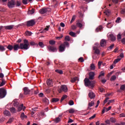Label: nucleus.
<instances>
[{"instance_id": "nucleus-11", "label": "nucleus", "mask_w": 125, "mask_h": 125, "mask_svg": "<svg viewBox=\"0 0 125 125\" xmlns=\"http://www.w3.org/2000/svg\"><path fill=\"white\" fill-rule=\"evenodd\" d=\"M65 48H66L65 45L61 44L59 47V50L60 52H63L65 50Z\"/></svg>"}, {"instance_id": "nucleus-48", "label": "nucleus", "mask_w": 125, "mask_h": 125, "mask_svg": "<svg viewBox=\"0 0 125 125\" xmlns=\"http://www.w3.org/2000/svg\"><path fill=\"white\" fill-rule=\"evenodd\" d=\"M116 79H117V77L115 75H113L111 77L110 81H115Z\"/></svg>"}, {"instance_id": "nucleus-59", "label": "nucleus", "mask_w": 125, "mask_h": 125, "mask_svg": "<svg viewBox=\"0 0 125 125\" xmlns=\"http://www.w3.org/2000/svg\"><path fill=\"white\" fill-rule=\"evenodd\" d=\"M120 20H121V18L120 17L117 18L115 21L116 23H120Z\"/></svg>"}, {"instance_id": "nucleus-61", "label": "nucleus", "mask_w": 125, "mask_h": 125, "mask_svg": "<svg viewBox=\"0 0 125 125\" xmlns=\"http://www.w3.org/2000/svg\"><path fill=\"white\" fill-rule=\"evenodd\" d=\"M95 117H96V115L94 114V115H93L92 116H91V117H90L89 118V120H93V119H94V118H95Z\"/></svg>"}, {"instance_id": "nucleus-17", "label": "nucleus", "mask_w": 125, "mask_h": 125, "mask_svg": "<svg viewBox=\"0 0 125 125\" xmlns=\"http://www.w3.org/2000/svg\"><path fill=\"white\" fill-rule=\"evenodd\" d=\"M88 97L90 99H93L95 98V94L93 92H90L88 94Z\"/></svg>"}, {"instance_id": "nucleus-32", "label": "nucleus", "mask_w": 125, "mask_h": 125, "mask_svg": "<svg viewBox=\"0 0 125 125\" xmlns=\"http://www.w3.org/2000/svg\"><path fill=\"white\" fill-rule=\"evenodd\" d=\"M7 48L9 50H12V49H13V46L12 45H8L7 46Z\"/></svg>"}, {"instance_id": "nucleus-49", "label": "nucleus", "mask_w": 125, "mask_h": 125, "mask_svg": "<svg viewBox=\"0 0 125 125\" xmlns=\"http://www.w3.org/2000/svg\"><path fill=\"white\" fill-rule=\"evenodd\" d=\"M39 46H40V47H43L44 46L43 43L42 42H39Z\"/></svg>"}, {"instance_id": "nucleus-8", "label": "nucleus", "mask_w": 125, "mask_h": 125, "mask_svg": "<svg viewBox=\"0 0 125 125\" xmlns=\"http://www.w3.org/2000/svg\"><path fill=\"white\" fill-rule=\"evenodd\" d=\"M23 90L24 95H28L30 94V92H31V90L29 89V88L27 87H24Z\"/></svg>"}, {"instance_id": "nucleus-22", "label": "nucleus", "mask_w": 125, "mask_h": 125, "mask_svg": "<svg viewBox=\"0 0 125 125\" xmlns=\"http://www.w3.org/2000/svg\"><path fill=\"white\" fill-rule=\"evenodd\" d=\"M10 111L12 114H15V113H16V112H17L16 109L13 107H11L10 108Z\"/></svg>"}, {"instance_id": "nucleus-12", "label": "nucleus", "mask_w": 125, "mask_h": 125, "mask_svg": "<svg viewBox=\"0 0 125 125\" xmlns=\"http://www.w3.org/2000/svg\"><path fill=\"white\" fill-rule=\"evenodd\" d=\"M93 50H94V53H95L96 54H100V51L98 49V48H97V47L96 46H94L93 48Z\"/></svg>"}, {"instance_id": "nucleus-38", "label": "nucleus", "mask_w": 125, "mask_h": 125, "mask_svg": "<svg viewBox=\"0 0 125 125\" xmlns=\"http://www.w3.org/2000/svg\"><path fill=\"white\" fill-rule=\"evenodd\" d=\"M55 72L58 74H60V75H62V74H63V71L61 70L57 69L55 70Z\"/></svg>"}, {"instance_id": "nucleus-23", "label": "nucleus", "mask_w": 125, "mask_h": 125, "mask_svg": "<svg viewBox=\"0 0 125 125\" xmlns=\"http://www.w3.org/2000/svg\"><path fill=\"white\" fill-rule=\"evenodd\" d=\"M43 102H44V103H45V104H47V105H48V104H49V101L48 100V99H47V98H46V97H44L43 98Z\"/></svg>"}, {"instance_id": "nucleus-63", "label": "nucleus", "mask_w": 125, "mask_h": 125, "mask_svg": "<svg viewBox=\"0 0 125 125\" xmlns=\"http://www.w3.org/2000/svg\"><path fill=\"white\" fill-rule=\"evenodd\" d=\"M30 45H36V44H37L36 43V42L32 41L30 42Z\"/></svg>"}, {"instance_id": "nucleus-30", "label": "nucleus", "mask_w": 125, "mask_h": 125, "mask_svg": "<svg viewBox=\"0 0 125 125\" xmlns=\"http://www.w3.org/2000/svg\"><path fill=\"white\" fill-rule=\"evenodd\" d=\"M27 0H28L29 2H31V1H32L33 0H22V3L23 4H28V2L27 1Z\"/></svg>"}, {"instance_id": "nucleus-45", "label": "nucleus", "mask_w": 125, "mask_h": 125, "mask_svg": "<svg viewBox=\"0 0 125 125\" xmlns=\"http://www.w3.org/2000/svg\"><path fill=\"white\" fill-rule=\"evenodd\" d=\"M65 41L66 42H70V41H71V39H70V36H66L65 38Z\"/></svg>"}, {"instance_id": "nucleus-9", "label": "nucleus", "mask_w": 125, "mask_h": 125, "mask_svg": "<svg viewBox=\"0 0 125 125\" xmlns=\"http://www.w3.org/2000/svg\"><path fill=\"white\" fill-rule=\"evenodd\" d=\"M94 76H95V73L93 72H90L89 73V80H94Z\"/></svg>"}, {"instance_id": "nucleus-62", "label": "nucleus", "mask_w": 125, "mask_h": 125, "mask_svg": "<svg viewBox=\"0 0 125 125\" xmlns=\"http://www.w3.org/2000/svg\"><path fill=\"white\" fill-rule=\"evenodd\" d=\"M71 29L72 30H76V29H77V26L76 25H72L71 26Z\"/></svg>"}, {"instance_id": "nucleus-60", "label": "nucleus", "mask_w": 125, "mask_h": 125, "mask_svg": "<svg viewBox=\"0 0 125 125\" xmlns=\"http://www.w3.org/2000/svg\"><path fill=\"white\" fill-rule=\"evenodd\" d=\"M105 124H106V125H111V122L110 121V120H106L105 121Z\"/></svg>"}, {"instance_id": "nucleus-29", "label": "nucleus", "mask_w": 125, "mask_h": 125, "mask_svg": "<svg viewBox=\"0 0 125 125\" xmlns=\"http://www.w3.org/2000/svg\"><path fill=\"white\" fill-rule=\"evenodd\" d=\"M21 119H27V116L25 115L24 112H22L21 115Z\"/></svg>"}, {"instance_id": "nucleus-50", "label": "nucleus", "mask_w": 125, "mask_h": 125, "mask_svg": "<svg viewBox=\"0 0 125 125\" xmlns=\"http://www.w3.org/2000/svg\"><path fill=\"white\" fill-rule=\"evenodd\" d=\"M68 104L69 105H70V106L74 105V101L73 100L69 101L68 102Z\"/></svg>"}, {"instance_id": "nucleus-5", "label": "nucleus", "mask_w": 125, "mask_h": 125, "mask_svg": "<svg viewBox=\"0 0 125 125\" xmlns=\"http://www.w3.org/2000/svg\"><path fill=\"white\" fill-rule=\"evenodd\" d=\"M15 0H11L7 3V6L9 8H13V7H15Z\"/></svg>"}, {"instance_id": "nucleus-7", "label": "nucleus", "mask_w": 125, "mask_h": 125, "mask_svg": "<svg viewBox=\"0 0 125 125\" xmlns=\"http://www.w3.org/2000/svg\"><path fill=\"white\" fill-rule=\"evenodd\" d=\"M35 24H36V21H35V20H31L27 22L26 26H27V27H30L31 26H34Z\"/></svg>"}, {"instance_id": "nucleus-55", "label": "nucleus", "mask_w": 125, "mask_h": 125, "mask_svg": "<svg viewBox=\"0 0 125 125\" xmlns=\"http://www.w3.org/2000/svg\"><path fill=\"white\" fill-rule=\"evenodd\" d=\"M115 101L114 100H111L108 101V103H107V105H110V104H111V103H113V102H114Z\"/></svg>"}, {"instance_id": "nucleus-33", "label": "nucleus", "mask_w": 125, "mask_h": 125, "mask_svg": "<svg viewBox=\"0 0 125 125\" xmlns=\"http://www.w3.org/2000/svg\"><path fill=\"white\" fill-rule=\"evenodd\" d=\"M68 112L70 114H74L75 113V109L74 108H70L68 110Z\"/></svg>"}, {"instance_id": "nucleus-40", "label": "nucleus", "mask_w": 125, "mask_h": 125, "mask_svg": "<svg viewBox=\"0 0 125 125\" xmlns=\"http://www.w3.org/2000/svg\"><path fill=\"white\" fill-rule=\"evenodd\" d=\"M67 97V95H63L61 99V102H62V101H63L64 99H66Z\"/></svg>"}, {"instance_id": "nucleus-2", "label": "nucleus", "mask_w": 125, "mask_h": 125, "mask_svg": "<svg viewBox=\"0 0 125 125\" xmlns=\"http://www.w3.org/2000/svg\"><path fill=\"white\" fill-rule=\"evenodd\" d=\"M84 84L85 86H91V87H94V84H95V81H90L88 78H85L84 80Z\"/></svg>"}, {"instance_id": "nucleus-4", "label": "nucleus", "mask_w": 125, "mask_h": 125, "mask_svg": "<svg viewBox=\"0 0 125 125\" xmlns=\"http://www.w3.org/2000/svg\"><path fill=\"white\" fill-rule=\"evenodd\" d=\"M6 96V90L3 88H0V98H4Z\"/></svg>"}, {"instance_id": "nucleus-20", "label": "nucleus", "mask_w": 125, "mask_h": 125, "mask_svg": "<svg viewBox=\"0 0 125 125\" xmlns=\"http://www.w3.org/2000/svg\"><path fill=\"white\" fill-rule=\"evenodd\" d=\"M109 37L111 42H115L116 41V37L113 34H110Z\"/></svg>"}, {"instance_id": "nucleus-15", "label": "nucleus", "mask_w": 125, "mask_h": 125, "mask_svg": "<svg viewBox=\"0 0 125 125\" xmlns=\"http://www.w3.org/2000/svg\"><path fill=\"white\" fill-rule=\"evenodd\" d=\"M14 27V25H13L4 26V28H5V30H12V29H13Z\"/></svg>"}, {"instance_id": "nucleus-52", "label": "nucleus", "mask_w": 125, "mask_h": 125, "mask_svg": "<svg viewBox=\"0 0 125 125\" xmlns=\"http://www.w3.org/2000/svg\"><path fill=\"white\" fill-rule=\"evenodd\" d=\"M120 89H121V90L125 91V85L123 84V85H121L120 87Z\"/></svg>"}, {"instance_id": "nucleus-14", "label": "nucleus", "mask_w": 125, "mask_h": 125, "mask_svg": "<svg viewBox=\"0 0 125 125\" xmlns=\"http://www.w3.org/2000/svg\"><path fill=\"white\" fill-rule=\"evenodd\" d=\"M106 40H105V39H102L101 41L100 45L102 47H103V46H105V45H106Z\"/></svg>"}, {"instance_id": "nucleus-43", "label": "nucleus", "mask_w": 125, "mask_h": 125, "mask_svg": "<svg viewBox=\"0 0 125 125\" xmlns=\"http://www.w3.org/2000/svg\"><path fill=\"white\" fill-rule=\"evenodd\" d=\"M78 14L79 15L80 18H83V13H82L81 11L78 12Z\"/></svg>"}, {"instance_id": "nucleus-64", "label": "nucleus", "mask_w": 125, "mask_h": 125, "mask_svg": "<svg viewBox=\"0 0 125 125\" xmlns=\"http://www.w3.org/2000/svg\"><path fill=\"white\" fill-rule=\"evenodd\" d=\"M79 61H80V62H83V61H84V60H83V58L81 57L79 59Z\"/></svg>"}, {"instance_id": "nucleus-19", "label": "nucleus", "mask_w": 125, "mask_h": 125, "mask_svg": "<svg viewBox=\"0 0 125 125\" xmlns=\"http://www.w3.org/2000/svg\"><path fill=\"white\" fill-rule=\"evenodd\" d=\"M46 84L47 85H48V86H53L52 81H51V80L50 79H48L47 80Z\"/></svg>"}, {"instance_id": "nucleus-58", "label": "nucleus", "mask_w": 125, "mask_h": 125, "mask_svg": "<svg viewBox=\"0 0 125 125\" xmlns=\"http://www.w3.org/2000/svg\"><path fill=\"white\" fill-rule=\"evenodd\" d=\"M104 13L105 15H107V16H109L110 15V12H109V11H106Z\"/></svg>"}, {"instance_id": "nucleus-6", "label": "nucleus", "mask_w": 125, "mask_h": 125, "mask_svg": "<svg viewBox=\"0 0 125 125\" xmlns=\"http://www.w3.org/2000/svg\"><path fill=\"white\" fill-rule=\"evenodd\" d=\"M48 49L49 51H51V52H56V51H57V48L54 45L48 46Z\"/></svg>"}, {"instance_id": "nucleus-35", "label": "nucleus", "mask_w": 125, "mask_h": 125, "mask_svg": "<svg viewBox=\"0 0 125 125\" xmlns=\"http://www.w3.org/2000/svg\"><path fill=\"white\" fill-rule=\"evenodd\" d=\"M117 40L119 42H121V40H122V35L120 33L117 35Z\"/></svg>"}, {"instance_id": "nucleus-28", "label": "nucleus", "mask_w": 125, "mask_h": 125, "mask_svg": "<svg viewBox=\"0 0 125 125\" xmlns=\"http://www.w3.org/2000/svg\"><path fill=\"white\" fill-rule=\"evenodd\" d=\"M48 30H49V25H47L46 26V27L45 28L43 31L42 32H41V33H45L46 31H48Z\"/></svg>"}, {"instance_id": "nucleus-34", "label": "nucleus", "mask_w": 125, "mask_h": 125, "mask_svg": "<svg viewBox=\"0 0 125 125\" xmlns=\"http://www.w3.org/2000/svg\"><path fill=\"white\" fill-rule=\"evenodd\" d=\"M121 60H122V58H117L114 61L113 63L114 64H117V63L119 61H121Z\"/></svg>"}, {"instance_id": "nucleus-21", "label": "nucleus", "mask_w": 125, "mask_h": 125, "mask_svg": "<svg viewBox=\"0 0 125 125\" xmlns=\"http://www.w3.org/2000/svg\"><path fill=\"white\" fill-rule=\"evenodd\" d=\"M3 114L5 116H7L8 117H10V116H11L10 112H9V111H8V110L4 111Z\"/></svg>"}, {"instance_id": "nucleus-18", "label": "nucleus", "mask_w": 125, "mask_h": 125, "mask_svg": "<svg viewBox=\"0 0 125 125\" xmlns=\"http://www.w3.org/2000/svg\"><path fill=\"white\" fill-rule=\"evenodd\" d=\"M47 12V8H42L40 10V13L41 14H44Z\"/></svg>"}, {"instance_id": "nucleus-37", "label": "nucleus", "mask_w": 125, "mask_h": 125, "mask_svg": "<svg viewBox=\"0 0 125 125\" xmlns=\"http://www.w3.org/2000/svg\"><path fill=\"white\" fill-rule=\"evenodd\" d=\"M55 42H56L54 40H51L49 42V44L51 45H54V44H55Z\"/></svg>"}, {"instance_id": "nucleus-47", "label": "nucleus", "mask_w": 125, "mask_h": 125, "mask_svg": "<svg viewBox=\"0 0 125 125\" xmlns=\"http://www.w3.org/2000/svg\"><path fill=\"white\" fill-rule=\"evenodd\" d=\"M93 105H94V102H93V101H92L90 103H89V104H88L89 107H92V106H93Z\"/></svg>"}, {"instance_id": "nucleus-42", "label": "nucleus", "mask_w": 125, "mask_h": 125, "mask_svg": "<svg viewBox=\"0 0 125 125\" xmlns=\"http://www.w3.org/2000/svg\"><path fill=\"white\" fill-rule=\"evenodd\" d=\"M114 46H115V44H112L109 47L107 48V50H111V49H112Z\"/></svg>"}, {"instance_id": "nucleus-36", "label": "nucleus", "mask_w": 125, "mask_h": 125, "mask_svg": "<svg viewBox=\"0 0 125 125\" xmlns=\"http://www.w3.org/2000/svg\"><path fill=\"white\" fill-rule=\"evenodd\" d=\"M75 20H76V16L73 15L71 21L70 22V24H72V23H73V22L74 21H75Z\"/></svg>"}, {"instance_id": "nucleus-53", "label": "nucleus", "mask_w": 125, "mask_h": 125, "mask_svg": "<svg viewBox=\"0 0 125 125\" xmlns=\"http://www.w3.org/2000/svg\"><path fill=\"white\" fill-rule=\"evenodd\" d=\"M29 12L30 14H34V13H35V9L32 8Z\"/></svg>"}, {"instance_id": "nucleus-41", "label": "nucleus", "mask_w": 125, "mask_h": 125, "mask_svg": "<svg viewBox=\"0 0 125 125\" xmlns=\"http://www.w3.org/2000/svg\"><path fill=\"white\" fill-rule=\"evenodd\" d=\"M60 121H61V118H60V117H57L55 119V123H56L57 124L59 123V122H60Z\"/></svg>"}, {"instance_id": "nucleus-54", "label": "nucleus", "mask_w": 125, "mask_h": 125, "mask_svg": "<svg viewBox=\"0 0 125 125\" xmlns=\"http://www.w3.org/2000/svg\"><path fill=\"white\" fill-rule=\"evenodd\" d=\"M25 35L26 36H31V35H32V33L30 31H27L25 32Z\"/></svg>"}, {"instance_id": "nucleus-57", "label": "nucleus", "mask_w": 125, "mask_h": 125, "mask_svg": "<svg viewBox=\"0 0 125 125\" xmlns=\"http://www.w3.org/2000/svg\"><path fill=\"white\" fill-rule=\"evenodd\" d=\"M16 5V6H20L21 5V3L19 1H17Z\"/></svg>"}, {"instance_id": "nucleus-46", "label": "nucleus", "mask_w": 125, "mask_h": 125, "mask_svg": "<svg viewBox=\"0 0 125 125\" xmlns=\"http://www.w3.org/2000/svg\"><path fill=\"white\" fill-rule=\"evenodd\" d=\"M90 69L91 70H94L95 69V65H94V64L93 63L91 64Z\"/></svg>"}, {"instance_id": "nucleus-39", "label": "nucleus", "mask_w": 125, "mask_h": 125, "mask_svg": "<svg viewBox=\"0 0 125 125\" xmlns=\"http://www.w3.org/2000/svg\"><path fill=\"white\" fill-rule=\"evenodd\" d=\"M69 35L70 36H71V37H73L74 38H75V37H76V33H75L74 32L71 31L70 32H69Z\"/></svg>"}, {"instance_id": "nucleus-44", "label": "nucleus", "mask_w": 125, "mask_h": 125, "mask_svg": "<svg viewBox=\"0 0 125 125\" xmlns=\"http://www.w3.org/2000/svg\"><path fill=\"white\" fill-rule=\"evenodd\" d=\"M5 50V48L4 46L2 45H0V51H4Z\"/></svg>"}, {"instance_id": "nucleus-1", "label": "nucleus", "mask_w": 125, "mask_h": 125, "mask_svg": "<svg viewBox=\"0 0 125 125\" xmlns=\"http://www.w3.org/2000/svg\"><path fill=\"white\" fill-rule=\"evenodd\" d=\"M23 43H20V44H16L13 45V49L15 51H17L18 49H24V50H27L30 48L29 44V41L26 39L23 40Z\"/></svg>"}, {"instance_id": "nucleus-27", "label": "nucleus", "mask_w": 125, "mask_h": 125, "mask_svg": "<svg viewBox=\"0 0 125 125\" xmlns=\"http://www.w3.org/2000/svg\"><path fill=\"white\" fill-rule=\"evenodd\" d=\"M104 76H105V73H104L103 71H101L98 76V79H100L101 77H104Z\"/></svg>"}, {"instance_id": "nucleus-25", "label": "nucleus", "mask_w": 125, "mask_h": 125, "mask_svg": "<svg viewBox=\"0 0 125 125\" xmlns=\"http://www.w3.org/2000/svg\"><path fill=\"white\" fill-rule=\"evenodd\" d=\"M102 29H103V27H102V26L100 25L96 29V32H97V33H98V32H100Z\"/></svg>"}, {"instance_id": "nucleus-51", "label": "nucleus", "mask_w": 125, "mask_h": 125, "mask_svg": "<svg viewBox=\"0 0 125 125\" xmlns=\"http://www.w3.org/2000/svg\"><path fill=\"white\" fill-rule=\"evenodd\" d=\"M14 120V118H10L9 119L8 121L7 122V124H11L13 120Z\"/></svg>"}, {"instance_id": "nucleus-10", "label": "nucleus", "mask_w": 125, "mask_h": 125, "mask_svg": "<svg viewBox=\"0 0 125 125\" xmlns=\"http://www.w3.org/2000/svg\"><path fill=\"white\" fill-rule=\"evenodd\" d=\"M83 20H79L78 21V22L76 23V25L77 27H79V28H82L83 27Z\"/></svg>"}, {"instance_id": "nucleus-31", "label": "nucleus", "mask_w": 125, "mask_h": 125, "mask_svg": "<svg viewBox=\"0 0 125 125\" xmlns=\"http://www.w3.org/2000/svg\"><path fill=\"white\" fill-rule=\"evenodd\" d=\"M2 82L0 84V87L1 86H3L4 84H5V81L4 79H1Z\"/></svg>"}, {"instance_id": "nucleus-26", "label": "nucleus", "mask_w": 125, "mask_h": 125, "mask_svg": "<svg viewBox=\"0 0 125 125\" xmlns=\"http://www.w3.org/2000/svg\"><path fill=\"white\" fill-rule=\"evenodd\" d=\"M58 101H59V99L58 98H54L52 99V102L53 103H56V102H58Z\"/></svg>"}, {"instance_id": "nucleus-16", "label": "nucleus", "mask_w": 125, "mask_h": 125, "mask_svg": "<svg viewBox=\"0 0 125 125\" xmlns=\"http://www.w3.org/2000/svg\"><path fill=\"white\" fill-rule=\"evenodd\" d=\"M13 104L14 107H18V106H19V102H18V101H17V100H14L13 101Z\"/></svg>"}, {"instance_id": "nucleus-3", "label": "nucleus", "mask_w": 125, "mask_h": 125, "mask_svg": "<svg viewBox=\"0 0 125 125\" xmlns=\"http://www.w3.org/2000/svg\"><path fill=\"white\" fill-rule=\"evenodd\" d=\"M59 93H61L62 91L63 92H67L68 91V88L66 85H62L58 89Z\"/></svg>"}, {"instance_id": "nucleus-56", "label": "nucleus", "mask_w": 125, "mask_h": 125, "mask_svg": "<svg viewBox=\"0 0 125 125\" xmlns=\"http://www.w3.org/2000/svg\"><path fill=\"white\" fill-rule=\"evenodd\" d=\"M109 121L111 122V123H115V119H114L113 117L110 118Z\"/></svg>"}, {"instance_id": "nucleus-13", "label": "nucleus", "mask_w": 125, "mask_h": 125, "mask_svg": "<svg viewBox=\"0 0 125 125\" xmlns=\"http://www.w3.org/2000/svg\"><path fill=\"white\" fill-rule=\"evenodd\" d=\"M17 107H18L17 112H21V111L23 110V107H24V105L23 104H22L21 105H19V106Z\"/></svg>"}, {"instance_id": "nucleus-24", "label": "nucleus", "mask_w": 125, "mask_h": 125, "mask_svg": "<svg viewBox=\"0 0 125 125\" xmlns=\"http://www.w3.org/2000/svg\"><path fill=\"white\" fill-rule=\"evenodd\" d=\"M76 81H79V78H78L77 77L72 78L71 80V83H75V82H76Z\"/></svg>"}]
</instances>
